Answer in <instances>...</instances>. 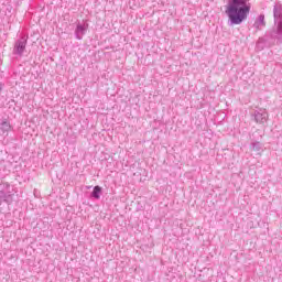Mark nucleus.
Instances as JSON below:
<instances>
[{
    "label": "nucleus",
    "instance_id": "6",
    "mask_svg": "<svg viewBox=\"0 0 282 282\" xmlns=\"http://www.w3.org/2000/svg\"><path fill=\"white\" fill-rule=\"evenodd\" d=\"M3 124H4L6 127H8V123H7V122H4Z\"/></svg>",
    "mask_w": 282,
    "mask_h": 282
},
{
    "label": "nucleus",
    "instance_id": "1",
    "mask_svg": "<svg viewBox=\"0 0 282 282\" xmlns=\"http://www.w3.org/2000/svg\"><path fill=\"white\" fill-rule=\"evenodd\" d=\"M251 9L250 0H229L225 13L231 25H241L250 17Z\"/></svg>",
    "mask_w": 282,
    "mask_h": 282
},
{
    "label": "nucleus",
    "instance_id": "5",
    "mask_svg": "<svg viewBox=\"0 0 282 282\" xmlns=\"http://www.w3.org/2000/svg\"><path fill=\"white\" fill-rule=\"evenodd\" d=\"M278 28H279V30H282V19L280 20Z\"/></svg>",
    "mask_w": 282,
    "mask_h": 282
},
{
    "label": "nucleus",
    "instance_id": "2",
    "mask_svg": "<svg viewBox=\"0 0 282 282\" xmlns=\"http://www.w3.org/2000/svg\"><path fill=\"white\" fill-rule=\"evenodd\" d=\"M100 193H102V187L100 186H95L94 189H93V193H91V196L95 198V199H100Z\"/></svg>",
    "mask_w": 282,
    "mask_h": 282
},
{
    "label": "nucleus",
    "instance_id": "4",
    "mask_svg": "<svg viewBox=\"0 0 282 282\" xmlns=\"http://www.w3.org/2000/svg\"><path fill=\"white\" fill-rule=\"evenodd\" d=\"M77 32H85V28L83 25H77Z\"/></svg>",
    "mask_w": 282,
    "mask_h": 282
},
{
    "label": "nucleus",
    "instance_id": "3",
    "mask_svg": "<svg viewBox=\"0 0 282 282\" xmlns=\"http://www.w3.org/2000/svg\"><path fill=\"white\" fill-rule=\"evenodd\" d=\"M25 50V42H20L18 45H17V52L18 54H23V51Z\"/></svg>",
    "mask_w": 282,
    "mask_h": 282
}]
</instances>
